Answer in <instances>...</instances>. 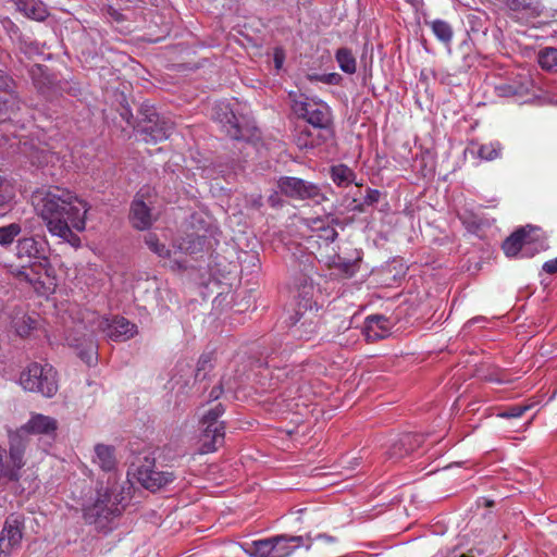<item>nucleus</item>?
I'll return each instance as SVG.
<instances>
[{
  "mask_svg": "<svg viewBox=\"0 0 557 557\" xmlns=\"http://www.w3.org/2000/svg\"><path fill=\"white\" fill-rule=\"evenodd\" d=\"M33 201L50 235L74 247L79 246L81 239L74 232L86 228V215L90 209L84 199L70 189L55 186L37 191Z\"/></svg>",
  "mask_w": 557,
  "mask_h": 557,
  "instance_id": "obj_1",
  "label": "nucleus"
},
{
  "mask_svg": "<svg viewBox=\"0 0 557 557\" xmlns=\"http://www.w3.org/2000/svg\"><path fill=\"white\" fill-rule=\"evenodd\" d=\"M58 422L54 418L41 413L32 414L30 419L9 434V451L0 446V478L17 481L25 466L24 455L27 447L28 434L53 435Z\"/></svg>",
  "mask_w": 557,
  "mask_h": 557,
  "instance_id": "obj_2",
  "label": "nucleus"
},
{
  "mask_svg": "<svg viewBox=\"0 0 557 557\" xmlns=\"http://www.w3.org/2000/svg\"><path fill=\"white\" fill-rule=\"evenodd\" d=\"M319 290L311 278L301 277L296 287L294 314L290 315L293 335L301 339H310L319 325Z\"/></svg>",
  "mask_w": 557,
  "mask_h": 557,
  "instance_id": "obj_3",
  "label": "nucleus"
},
{
  "mask_svg": "<svg viewBox=\"0 0 557 557\" xmlns=\"http://www.w3.org/2000/svg\"><path fill=\"white\" fill-rule=\"evenodd\" d=\"M122 494L115 485L101 486L83 505V516L87 523L104 530L122 512Z\"/></svg>",
  "mask_w": 557,
  "mask_h": 557,
  "instance_id": "obj_4",
  "label": "nucleus"
},
{
  "mask_svg": "<svg viewBox=\"0 0 557 557\" xmlns=\"http://www.w3.org/2000/svg\"><path fill=\"white\" fill-rule=\"evenodd\" d=\"M77 329H85L90 335L103 333L110 341L125 342L137 334V326L124 317H101L95 311L79 312Z\"/></svg>",
  "mask_w": 557,
  "mask_h": 557,
  "instance_id": "obj_5",
  "label": "nucleus"
},
{
  "mask_svg": "<svg viewBox=\"0 0 557 557\" xmlns=\"http://www.w3.org/2000/svg\"><path fill=\"white\" fill-rule=\"evenodd\" d=\"M145 243L148 248L159 258L168 260V265L172 270H181L185 268V260L183 259L182 255L197 253L202 251L206 239L205 237L191 234L182 239L181 243L174 244L172 250L166 248L165 245L159 240L156 234L148 233L145 236Z\"/></svg>",
  "mask_w": 557,
  "mask_h": 557,
  "instance_id": "obj_6",
  "label": "nucleus"
},
{
  "mask_svg": "<svg viewBox=\"0 0 557 557\" xmlns=\"http://www.w3.org/2000/svg\"><path fill=\"white\" fill-rule=\"evenodd\" d=\"M20 386L30 393L52 398L59 389L57 371L49 363L30 362L20 374Z\"/></svg>",
  "mask_w": 557,
  "mask_h": 557,
  "instance_id": "obj_7",
  "label": "nucleus"
},
{
  "mask_svg": "<svg viewBox=\"0 0 557 557\" xmlns=\"http://www.w3.org/2000/svg\"><path fill=\"white\" fill-rule=\"evenodd\" d=\"M225 409L222 404H215L206 411L200 420L199 453L209 454L223 445L225 438L224 422L219 419Z\"/></svg>",
  "mask_w": 557,
  "mask_h": 557,
  "instance_id": "obj_8",
  "label": "nucleus"
},
{
  "mask_svg": "<svg viewBox=\"0 0 557 557\" xmlns=\"http://www.w3.org/2000/svg\"><path fill=\"white\" fill-rule=\"evenodd\" d=\"M292 109L298 117L315 128L327 129L333 123L330 106L318 98L300 96L293 100Z\"/></svg>",
  "mask_w": 557,
  "mask_h": 557,
  "instance_id": "obj_9",
  "label": "nucleus"
},
{
  "mask_svg": "<svg viewBox=\"0 0 557 557\" xmlns=\"http://www.w3.org/2000/svg\"><path fill=\"white\" fill-rule=\"evenodd\" d=\"M135 476L137 481L150 491L160 490L174 480L172 471H158L153 459L145 458L144 461L137 467Z\"/></svg>",
  "mask_w": 557,
  "mask_h": 557,
  "instance_id": "obj_10",
  "label": "nucleus"
},
{
  "mask_svg": "<svg viewBox=\"0 0 557 557\" xmlns=\"http://www.w3.org/2000/svg\"><path fill=\"white\" fill-rule=\"evenodd\" d=\"M24 519L21 515H10L0 532V557L11 555L21 546Z\"/></svg>",
  "mask_w": 557,
  "mask_h": 557,
  "instance_id": "obj_11",
  "label": "nucleus"
},
{
  "mask_svg": "<svg viewBox=\"0 0 557 557\" xmlns=\"http://www.w3.org/2000/svg\"><path fill=\"white\" fill-rule=\"evenodd\" d=\"M16 257L18 259L26 258L34 261V265L40 271L45 270L48 265L47 258V243L41 239H36L33 236L22 237L16 240Z\"/></svg>",
  "mask_w": 557,
  "mask_h": 557,
  "instance_id": "obj_12",
  "label": "nucleus"
},
{
  "mask_svg": "<svg viewBox=\"0 0 557 557\" xmlns=\"http://www.w3.org/2000/svg\"><path fill=\"white\" fill-rule=\"evenodd\" d=\"M277 185L282 194L294 199L319 200L322 197L321 190L315 184L298 177H281Z\"/></svg>",
  "mask_w": 557,
  "mask_h": 557,
  "instance_id": "obj_13",
  "label": "nucleus"
},
{
  "mask_svg": "<svg viewBox=\"0 0 557 557\" xmlns=\"http://www.w3.org/2000/svg\"><path fill=\"white\" fill-rule=\"evenodd\" d=\"M532 88L533 82L530 75L517 74L516 77L495 85L494 90L498 97L521 101L523 97L532 92Z\"/></svg>",
  "mask_w": 557,
  "mask_h": 557,
  "instance_id": "obj_14",
  "label": "nucleus"
},
{
  "mask_svg": "<svg viewBox=\"0 0 557 557\" xmlns=\"http://www.w3.org/2000/svg\"><path fill=\"white\" fill-rule=\"evenodd\" d=\"M214 117L220 122L228 137L236 140L248 139V127L239 124L238 117L226 103L216 106Z\"/></svg>",
  "mask_w": 557,
  "mask_h": 557,
  "instance_id": "obj_15",
  "label": "nucleus"
},
{
  "mask_svg": "<svg viewBox=\"0 0 557 557\" xmlns=\"http://www.w3.org/2000/svg\"><path fill=\"white\" fill-rule=\"evenodd\" d=\"M273 557H288L299 547L309 549L312 545L310 535H276L271 537Z\"/></svg>",
  "mask_w": 557,
  "mask_h": 557,
  "instance_id": "obj_16",
  "label": "nucleus"
},
{
  "mask_svg": "<svg viewBox=\"0 0 557 557\" xmlns=\"http://www.w3.org/2000/svg\"><path fill=\"white\" fill-rule=\"evenodd\" d=\"M156 120L149 119L141 126L143 140L146 143L156 144L170 137L174 129L172 121L165 117H160L153 114Z\"/></svg>",
  "mask_w": 557,
  "mask_h": 557,
  "instance_id": "obj_17",
  "label": "nucleus"
},
{
  "mask_svg": "<svg viewBox=\"0 0 557 557\" xmlns=\"http://www.w3.org/2000/svg\"><path fill=\"white\" fill-rule=\"evenodd\" d=\"M391 321L380 314L369 315L366 318L363 325V334L368 342H375L387 337L391 334Z\"/></svg>",
  "mask_w": 557,
  "mask_h": 557,
  "instance_id": "obj_18",
  "label": "nucleus"
},
{
  "mask_svg": "<svg viewBox=\"0 0 557 557\" xmlns=\"http://www.w3.org/2000/svg\"><path fill=\"white\" fill-rule=\"evenodd\" d=\"M335 219L330 216H319L307 220V225L317 238L324 242L325 245L333 243L337 237V232L334 227Z\"/></svg>",
  "mask_w": 557,
  "mask_h": 557,
  "instance_id": "obj_19",
  "label": "nucleus"
},
{
  "mask_svg": "<svg viewBox=\"0 0 557 557\" xmlns=\"http://www.w3.org/2000/svg\"><path fill=\"white\" fill-rule=\"evenodd\" d=\"M131 220L138 230H147L152 224L150 208L143 200V191H139L132 203Z\"/></svg>",
  "mask_w": 557,
  "mask_h": 557,
  "instance_id": "obj_20",
  "label": "nucleus"
},
{
  "mask_svg": "<svg viewBox=\"0 0 557 557\" xmlns=\"http://www.w3.org/2000/svg\"><path fill=\"white\" fill-rule=\"evenodd\" d=\"M534 228L531 226L522 227L512 233L503 243V250L507 257H516L523 249V247L531 243L532 237L530 232Z\"/></svg>",
  "mask_w": 557,
  "mask_h": 557,
  "instance_id": "obj_21",
  "label": "nucleus"
},
{
  "mask_svg": "<svg viewBox=\"0 0 557 557\" xmlns=\"http://www.w3.org/2000/svg\"><path fill=\"white\" fill-rule=\"evenodd\" d=\"M92 463L104 472L115 471L117 461L114 447L106 444L95 445Z\"/></svg>",
  "mask_w": 557,
  "mask_h": 557,
  "instance_id": "obj_22",
  "label": "nucleus"
},
{
  "mask_svg": "<svg viewBox=\"0 0 557 557\" xmlns=\"http://www.w3.org/2000/svg\"><path fill=\"white\" fill-rule=\"evenodd\" d=\"M21 100L15 90L2 92L0 95V123H4L16 114L20 110Z\"/></svg>",
  "mask_w": 557,
  "mask_h": 557,
  "instance_id": "obj_23",
  "label": "nucleus"
},
{
  "mask_svg": "<svg viewBox=\"0 0 557 557\" xmlns=\"http://www.w3.org/2000/svg\"><path fill=\"white\" fill-rule=\"evenodd\" d=\"M13 273L20 281L28 283L37 293L45 295L50 292V288L46 287L41 281L39 272L35 271L33 267H21Z\"/></svg>",
  "mask_w": 557,
  "mask_h": 557,
  "instance_id": "obj_24",
  "label": "nucleus"
},
{
  "mask_svg": "<svg viewBox=\"0 0 557 557\" xmlns=\"http://www.w3.org/2000/svg\"><path fill=\"white\" fill-rule=\"evenodd\" d=\"M16 190L13 182L0 175V215L13 208Z\"/></svg>",
  "mask_w": 557,
  "mask_h": 557,
  "instance_id": "obj_25",
  "label": "nucleus"
},
{
  "mask_svg": "<svg viewBox=\"0 0 557 557\" xmlns=\"http://www.w3.org/2000/svg\"><path fill=\"white\" fill-rule=\"evenodd\" d=\"M331 178L338 187H347L354 183L356 175L346 164H337L331 168Z\"/></svg>",
  "mask_w": 557,
  "mask_h": 557,
  "instance_id": "obj_26",
  "label": "nucleus"
},
{
  "mask_svg": "<svg viewBox=\"0 0 557 557\" xmlns=\"http://www.w3.org/2000/svg\"><path fill=\"white\" fill-rule=\"evenodd\" d=\"M339 69L347 74H354L357 71V62L352 52L347 48H341L335 54Z\"/></svg>",
  "mask_w": 557,
  "mask_h": 557,
  "instance_id": "obj_27",
  "label": "nucleus"
},
{
  "mask_svg": "<svg viewBox=\"0 0 557 557\" xmlns=\"http://www.w3.org/2000/svg\"><path fill=\"white\" fill-rule=\"evenodd\" d=\"M537 62L543 70L557 72V48L547 47L542 49L539 52Z\"/></svg>",
  "mask_w": 557,
  "mask_h": 557,
  "instance_id": "obj_28",
  "label": "nucleus"
},
{
  "mask_svg": "<svg viewBox=\"0 0 557 557\" xmlns=\"http://www.w3.org/2000/svg\"><path fill=\"white\" fill-rule=\"evenodd\" d=\"M22 233V226L20 223H10L8 225L0 226V246L9 247L12 245L16 237Z\"/></svg>",
  "mask_w": 557,
  "mask_h": 557,
  "instance_id": "obj_29",
  "label": "nucleus"
},
{
  "mask_svg": "<svg viewBox=\"0 0 557 557\" xmlns=\"http://www.w3.org/2000/svg\"><path fill=\"white\" fill-rule=\"evenodd\" d=\"M271 537L251 542L247 552L252 557H273Z\"/></svg>",
  "mask_w": 557,
  "mask_h": 557,
  "instance_id": "obj_30",
  "label": "nucleus"
},
{
  "mask_svg": "<svg viewBox=\"0 0 557 557\" xmlns=\"http://www.w3.org/2000/svg\"><path fill=\"white\" fill-rule=\"evenodd\" d=\"M431 29L434 36L442 42L449 44L453 39V29L450 25L443 20H434L431 22Z\"/></svg>",
  "mask_w": 557,
  "mask_h": 557,
  "instance_id": "obj_31",
  "label": "nucleus"
},
{
  "mask_svg": "<svg viewBox=\"0 0 557 557\" xmlns=\"http://www.w3.org/2000/svg\"><path fill=\"white\" fill-rule=\"evenodd\" d=\"M34 85L40 92H45L51 85V79L46 75V67L39 64L34 65L30 71Z\"/></svg>",
  "mask_w": 557,
  "mask_h": 557,
  "instance_id": "obj_32",
  "label": "nucleus"
},
{
  "mask_svg": "<svg viewBox=\"0 0 557 557\" xmlns=\"http://www.w3.org/2000/svg\"><path fill=\"white\" fill-rule=\"evenodd\" d=\"M35 324L36 321L25 314L13 318L11 322L15 333L21 337L27 336L35 329Z\"/></svg>",
  "mask_w": 557,
  "mask_h": 557,
  "instance_id": "obj_33",
  "label": "nucleus"
},
{
  "mask_svg": "<svg viewBox=\"0 0 557 557\" xmlns=\"http://www.w3.org/2000/svg\"><path fill=\"white\" fill-rule=\"evenodd\" d=\"M502 145L498 141L480 146L478 156L485 161H493L500 156Z\"/></svg>",
  "mask_w": 557,
  "mask_h": 557,
  "instance_id": "obj_34",
  "label": "nucleus"
},
{
  "mask_svg": "<svg viewBox=\"0 0 557 557\" xmlns=\"http://www.w3.org/2000/svg\"><path fill=\"white\" fill-rule=\"evenodd\" d=\"M485 552L482 548L473 547L467 550L454 548L451 550L442 553L441 557H484Z\"/></svg>",
  "mask_w": 557,
  "mask_h": 557,
  "instance_id": "obj_35",
  "label": "nucleus"
},
{
  "mask_svg": "<svg viewBox=\"0 0 557 557\" xmlns=\"http://www.w3.org/2000/svg\"><path fill=\"white\" fill-rule=\"evenodd\" d=\"M24 11L27 16L37 21H42L46 17V10L42 8V5L36 4L33 1L24 3Z\"/></svg>",
  "mask_w": 557,
  "mask_h": 557,
  "instance_id": "obj_36",
  "label": "nucleus"
},
{
  "mask_svg": "<svg viewBox=\"0 0 557 557\" xmlns=\"http://www.w3.org/2000/svg\"><path fill=\"white\" fill-rule=\"evenodd\" d=\"M78 356L88 366L95 364L97 362L96 345L91 342L88 348L79 350Z\"/></svg>",
  "mask_w": 557,
  "mask_h": 557,
  "instance_id": "obj_37",
  "label": "nucleus"
},
{
  "mask_svg": "<svg viewBox=\"0 0 557 557\" xmlns=\"http://www.w3.org/2000/svg\"><path fill=\"white\" fill-rule=\"evenodd\" d=\"M15 90V82L2 70H0V95Z\"/></svg>",
  "mask_w": 557,
  "mask_h": 557,
  "instance_id": "obj_38",
  "label": "nucleus"
},
{
  "mask_svg": "<svg viewBox=\"0 0 557 557\" xmlns=\"http://www.w3.org/2000/svg\"><path fill=\"white\" fill-rule=\"evenodd\" d=\"M530 407L515 405L508 408L506 411L499 413L502 418H520Z\"/></svg>",
  "mask_w": 557,
  "mask_h": 557,
  "instance_id": "obj_39",
  "label": "nucleus"
},
{
  "mask_svg": "<svg viewBox=\"0 0 557 557\" xmlns=\"http://www.w3.org/2000/svg\"><path fill=\"white\" fill-rule=\"evenodd\" d=\"M500 2L513 12H520L527 8L524 0H500Z\"/></svg>",
  "mask_w": 557,
  "mask_h": 557,
  "instance_id": "obj_40",
  "label": "nucleus"
},
{
  "mask_svg": "<svg viewBox=\"0 0 557 557\" xmlns=\"http://www.w3.org/2000/svg\"><path fill=\"white\" fill-rule=\"evenodd\" d=\"M273 61H274V66L277 71H280L284 64V61H285V52L283 50V48L281 47H276L274 49V52H273Z\"/></svg>",
  "mask_w": 557,
  "mask_h": 557,
  "instance_id": "obj_41",
  "label": "nucleus"
},
{
  "mask_svg": "<svg viewBox=\"0 0 557 557\" xmlns=\"http://www.w3.org/2000/svg\"><path fill=\"white\" fill-rule=\"evenodd\" d=\"M381 193L377 189H367L363 202L368 206H372L380 200Z\"/></svg>",
  "mask_w": 557,
  "mask_h": 557,
  "instance_id": "obj_42",
  "label": "nucleus"
},
{
  "mask_svg": "<svg viewBox=\"0 0 557 557\" xmlns=\"http://www.w3.org/2000/svg\"><path fill=\"white\" fill-rule=\"evenodd\" d=\"M342 81V76L337 73H329L321 75V82L327 85H338Z\"/></svg>",
  "mask_w": 557,
  "mask_h": 557,
  "instance_id": "obj_43",
  "label": "nucleus"
},
{
  "mask_svg": "<svg viewBox=\"0 0 557 557\" xmlns=\"http://www.w3.org/2000/svg\"><path fill=\"white\" fill-rule=\"evenodd\" d=\"M543 270L548 274H554L557 272V258L546 261L543 264Z\"/></svg>",
  "mask_w": 557,
  "mask_h": 557,
  "instance_id": "obj_44",
  "label": "nucleus"
},
{
  "mask_svg": "<svg viewBox=\"0 0 557 557\" xmlns=\"http://www.w3.org/2000/svg\"><path fill=\"white\" fill-rule=\"evenodd\" d=\"M44 159L47 163L51 162L54 165V160H59V157L55 152L47 151L44 154Z\"/></svg>",
  "mask_w": 557,
  "mask_h": 557,
  "instance_id": "obj_45",
  "label": "nucleus"
},
{
  "mask_svg": "<svg viewBox=\"0 0 557 557\" xmlns=\"http://www.w3.org/2000/svg\"><path fill=\"white\" fill-rule=\"evenodd\" d=\"M222 394V387L221 386H214L210 392V398L218 399Z\"/></svg>",
  "mask_w": 557,
  "mask_h": 557,
  "instance_id": "obj_46",
  "label": "nucleus"
},
{
  "mask_svg": "<svg viewBox=\"0 0 557 557\" xmlns=\"http://www.w3.org/2000/svg\"><path fill=\"white\" fill-rule=\"evenodd\" d=\"M310 539L312 540V542L314 540H324L326 542H334V539L327 534H318L314 539H312L311 536H310Z\"/></svg>",
  "mask_w": 557,
  "mask_h": 557,
  "instance_id": "obj_47",
  "label": "nucleus"
},
{
  "mask_svg": "<svg viewBox=\"0 0 557 557\" xmlns=\"http://www.w3.org/2000/svg\"><path fill=\"white\" fill-rule=\"evenodd\" d=\"M414 436L410 435V434H406L404 435L401 438H400V443L401 445H406V444H409L411 442V438H413Z\"/></svg>",
  "mask_w": 557,
  "mask_h": 557,
  "instance_id": "obj_48",
  "label": "nucleus"
},
{
  "mask_svg": "<svg viewBox=\"0 0 557 557\" xmlns=\"http://www.w3.org/2000/svg\"><path fill=\"white\" fill-rule=\"evenodd\" d=\"M321 75L322 74H309L307 76V78L310 81V82H321Z\"/></svg>",
  "mask_w": 557,
  "mask_h": 557,
  "instance_id": "obj_49",
  "label": "nucleus"
},
{
  "mask_svg": "<svg viewBox=\"0 0 557 557\" xmlns=\"http://www.w3.org/2000/svg\"><path fill=\"white\" fill-rule=\"evenodd\" d=\"M482 321H484V318H483V317H476V318H474V319L470 320V321L468 322V324H473V323H478V322H482Z\"/></svg>",
  "mask_w": 557,
  "mask_h": 557,
  "instance_id": "obj_50",
  "label": "nucleus"
},
{
  "mask_svg": "<svg viewBox=\"0 0 557 557\" xmlns=\"http://www.w3.org/2000/svg\"><path fill=\"white\" fill-rule=\"evenodd\" d=\"M253 206H256V207L261 206V198L260 197L253 200Z\"/></svg>",
  "mask_w": 557,
  "mask_h": 557,
  "instance_id": "obj_51",
  "label": "nucleus"
},
{
  "mask_svg": "<svg viewBox=\"0 0 557 557\" xmlns=\"http://www.w3.org/2000/svg\"><path fill=\"white\" fill-rule=\"evenodd\" d=\"M207 362H208V361H207V360H203L202 358H201V359H199V364H205V363H207Z\"/></svg>",
  "mask_w": 557,
  "mask_h": 557,
  "instance_id": "obj_52",
  "label": "nucleus"
},
{
  "mask_svg": "<svg viewBox=\"0 0 557 557\" xmlns=\"http://www.w3.org/2000/svg\"><path fill=\"white\" fill-rule=\"evenodd\" d=\"M412 449H413V448H412V447H410V448L406 449V453H409V451H410V450H412Z\"/></svg>",
  "mask_w": 557,
  "mask_h": 557,
  "instance_id": "obj_53",
  "label": "nucleus"
}]
</instances>
